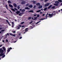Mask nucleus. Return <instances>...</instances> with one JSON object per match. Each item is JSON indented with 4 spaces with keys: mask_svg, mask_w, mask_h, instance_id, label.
I'll use <instances>...</instances> for the list:
<instances>
[{
    "mask_svg": "<svg viewBox=\"0 0 62 62\" xmlns=\"http://www.w3.org/2000/svg\"><path fill=\"white\" fill-rule=\"evenodd\" d=\"M25 30V32H27L28 31V30Z\"/></svg>",
    "mask_w": 62,
    "mask_h": 62,
    "instance_id": "09e8293b",
    "label": "nucleus"
},
{
    "mask_svg": "<svg viewBox=\"0 0 62 62\" xmlns=\"http://www.w3.org/2000/svg\"><path fill=\"white\" fill-rule=\"evenodd\" d=\"M37 16V15H34V16Z\"/></svg>",
    "mask_w": 62,
    "mask_h": 62,
    "instance_id": "680f3d73",
    "label": "nucleus"
},
{
    "mask_svg": "<svg viewBox=\"0 0 62 62\" xmlns=\"http://www.w3.org/2000/svg\"><path fill=\"white\" fill-rule=\"evenodd\" d=\"M22 9L21 8H20V11H21V12H22Z\"/></svg>",
    "mask_w": 62,
    "mask_h": 62,
    "instance_id": "5fc2aeb1",
    "label": "nucleus"
},
{
    "mask_svg": "<svg viewBox=\"0 0 62 62\" xmlns=\"http://www.w3.org/2000/svg\"><path fill=\"white\" fill-rule=\"evenodd\" d=\"M49 3H47L45 4L44 7H48V6H49Z\"/></svg>",
    "mask_w": 62,
    "mask_h": 62,
    "instance_id": "7ed1b4c3",
    "label": "nucleus"
},
{
    "mask_svg": "<svg viewBox=\"0 0 62 62\" xmlns=\"http://www.w3.org/2000/svg\"><path fill=\"white\" fill-rule=\"evenodd\" d=\"M31 2L33 3V4H36V1L35 0H32L31 1Z\"/></svg>",
    "mask_w": 62,
    "mask_h": 62,
    "instance_id": "39448f33",
    "label": "nucleus"
},
{
    "mask_svg": "<svg viewBox=\"0 0 62 62\" xmlns=\"http://www.w3.org/2000/svg\"><path fill=\"white\" fill-rule=\"evenodd\" d=\"M11 49H12V48L11 47H10L7 50V54L10 51V50H11Z\"/></svg>",
    "mask_w": 62,
    "mask_h": 62,
    "instance_id": "f03ea898",
    "label": "nucleus"
},
{
    "mask_svg": "<svg viewBox=\"0 0 62 62\" xmlns=\"http://www.w3.org/2000/svg\"><path fill=\"white\" fill-rule=\"evenodd\" d=\"M28 6H29V4H27L26 5V7H28Z\"/></svg>",
    "mask_w": 62,
    "mask_h": 62,
    "instance_id": "7c9ffc66",
    "label": "nucleus"
},
{
    "mask_svg": "<svg viewBox=\"0 0 62 62\" xmlns=\"http://www.w3.org/2000/svg\"><path fill=\"white\" fill-rule=\"evenodd\" d=\"M6 21L7 23H8V24L9 26H11V25L10 24V23H9V22L8 21V20H6Z\"/></svg>",
    "mask_w": 62,
    "mask_h": 62,
    "instance_id": "423d86ee",
    "label": "nucleus"
},
{
    "mask_svg": "<svg viewBox=\"0 0 62 62\" xmlns=\"http://www.w3.org/2000/svg\"><path fill=\"white\" fill-rule=\"evenodd\" d=\"M20 6H18L17 7L18 9H20Z\"/></svg>",
    "mask_w": 62,
    "mask_h": 62,
    "instance_id": "bb28decb",
    "label": "nucleus"
},
{
    "mask_svg": "<svg viewBox=\"0 0 62 62\" xmlns=\"http://www.w3.org/2000/svg\"><path fill=\"white\" fill-rule=\"evenodd\" d=\"M24 26H23L22 27V28H23V27H24Z\"/></svg>",
    "mask_w": 62,
    "mask_h": 62,
    "instance_id": "69168bd1",
    "label": "nucleus"
},
{
    "mask_svg": "<svg viewBox=\"0 0 62 62\" xmlns=\"http://www.w3.org/2000/svg\"><path fill=\"white\" fill-rule=\"evenodd\" d=\"M10 36H13V34H11V33H10Z\"/></svg>",
    "mask_w": 62,
    "mask_h": 62,
    "instance_id": "58836bf2",
    "label": "nucleus"
},
{
    "mask_svg": "<svg viewBox=\"0 0 62 62\" xmlns=\"http://www.w3.org/2000/svg\"><path fill=\"white\" fill-rule=\"evenodd\" d=\"M36 6H34V7H33L34 8H36Z\"/></svg>",
    "mask_w": 62,
    "mask_h": 62,
    "instance_id": "a18cd8bd",
    "label": "nucleus"
},
{
    "mask_svg": "<svg viewBox=\"0 0 62 62\" xmlns=\"http://www.w3.org/2000/svg\"><path fill=\"white\" fill-rule=\"evenodd\" d=\"M29 12H32V13H33V12H34V11H33L32 10H30Z\"/></svg>",
    "mask_w": 62,
    "mask_h": 62,
    "instance_id": "a211bd4d",
    "label": "nucleus"
},
{
    "mask_svg": "<svg viewBox=\"0 0 62 62\" xmlns=\"http://www.w3.org/2000/svg\"><path fill=\"white\" fill-rule=\"evenodd\" d=\"M2 29H3V28L0 27V30H2Z\"/></svg>",
    "mask_w": 62,
    "mask_h": 62,
    "instance_id": "37998d69",
    "label": "nucleus"
},
{
    "mask_svg": "<svg viewBox=\"0 0 62 62\" xmlns=\"http://www.w3.org/2000/svg\"><path fill=\"white\" fill-rule=\"evenodd\" d=\"M42 13H43L42 12H40V14H41Z\"/></svg>",
    "mask_w": 62,
    "mask_h": 62,
    "instance_id": "052dcab7",
    "label": "nucleus"
},
{
    "mask_svg": "<svg viewBox=\"0 0 62 62\" xmlns=\"http://www.w3.org/2000/svg\"><path fill=\"white\" fill-rule=\"evenodd\" d=\"M14 27V25H12V27Z\"/></svg>",
    "mask_w": 62,
    "mask_h": 62,
    "instance_id": "bf43d9fd",
    "label": "nucleus"
},
{
    "mask_svg": "<svg viewBox=\"0 0 62 62\" xmlns=\"http://www.w3.org/2000/svg\"><path fill=\"white\" fill-rule=\"evenodd\" d=\"M54 6H58V4H56L55 3L54 4Z\"/></svg>",
    "mask_w": 62,
    "mask_h": 62,
    "instance_id": "b1692460",
    "label": "nucleus"
},
{
    "mask_svg": "<svg viewBox=\"0 0 62 62\" xmlns=\"http://www.w3.org/2000/svg\"><path fill=\"white\" fill-rule=\"evenodd\" d=\"M8 2L9 4H12L11 2L10 1V0H8Z\"/></svg>",
    "mask_w": 62,
    "mask_h": 62,
    "instance_id": "4468645a",
    "label": "nucleus"
},
{
    "mask_svg": "<svg viewBox=\"0 0 62 62\" xmlns=\"http://www.w3.org/2000/svg\"><path fill=\"white\" fill-rule=\"evenodd\" d=\"M25 9H29L30 8H29L28 7H27L25 8Z\"/></svg>",
    "mask_w": 62,
    "mask_h": 62,
    "instance_id": "f3484780",
    "label": "nucleus"
},
{
    "mask_svg": "<svg viewBox=\"0 0 62 62\" xmlns=\"http://www.w3.org/2000/svg\"><path fill=\"white\" fill-rule=\"evenodd\" d=\"M25 11V10L24 9H23L22 10L21 12H24Z\"/></svg>",
    "mask_w": 62,
    "mask_h": 62,
    "instance_id": "2eb2a0df",
    "label": "nucleus"
},
{
    "mask_svg": "<svg viewBox=\"0 0 62 62\" xmlns=\"http://www.w3.org/2000/svg\"><path fill=\"white\" fill-rule=\"evenodd\" d=\"M28 28H26L25 30H28Z\"/></svg>",
    "mask_w": 62,
    "mask_h": 62,
    "instance_id": "49530a36",
    "label": "nucleus"
},
{
    "mask_svg": "<svg viewBox=\"0 0 62 62\" xmlns=\"http://www.w3.org/2000/svg\"><path fill=\"white\" fill-rule=\"evenodd\" d=\"M2 25H0V27H2Z\"/></svg>",
    "mask_w": 62,
    "mask_h": 62,
    "instance_id": "e2e57ef3",
    "label": "nucleus"
},
{
    "mask_svg": "<svg viewBox=\"0 0 62 62\" xmlns=\"http://www.w3.org/2000/svg\"><path fill=\"white\" fill-rule=\"evenodd\" d=\"M24 23V22H21V23L22 24H23V23Z\"/></svg>",
    "mask_w": 62,
    "mask_h": 62,
    "instance_id": "c9c22d12",
    "label": "nucleus"
},
{
    "mask_svg": "<svg viewBox=\"0 0 62 62\" xmlns=\"http://www.w3.org/2000/svg\"><path fill=\"white\" fill-rule=\"evenodd\" d=\"M45 16V14H44L43 15V16Z\"/></svg>",
    "mask_w": 62,
    "mask_h": 62,
    "instance_id": "13d9d810",
    "label": "nucleus"
},
{
    "mask_svg": "<svg viewBox=\"0 0 62 62\" xmlns=\"http://www.w3.org/2000/svg\"><path fill=\"white\" fill-rule=\"evenodd\" d=\"M22 37H20L19 38V39H22Z\"/></svg>",
    "mask_w": 62,
    "mask_h": 62,
    "instance_id": "6e6d98bb",
    "label": "nucleus"
},
{
    "mask_svg": "<svg viewBox=\"0 0 62 62\" xmlns=\"http://www.w3.org/2000/svg\"><path fill=\"white\" fill-rule=\"evenodd\" d=\"M13 5L14 7H15V8H16L17 7V5L16 3H14L13 4Z\"/></svg>",
    "mask_w": 62,
    "mask_h": 62,
    "instance_id": "1a4fd4ad",
    "label": "nucleus"
},
{
    "mask_svg": "<svg viewBox=\"0 0 62 62\" xmlns=\"http://www.w3.org/2000/svg\"><path fill=\"white\" fill-rule=\"evenodd\" d=\"M20 27L18 26H17V29H20Z\"/></svg>",
    "mask_w": 62,
    "mask_h": 62,
    "instance_id": "f704fd0d",
    "label": "nucleus"
},
{
    "mask_svg": "<svg viewBox=\"0 0 62 62\" xmlns=\"http://www.w3.org/2000/svg\"><path fill=\"white\" fill-rule=\"evenodd\" d=\"M40 11H41V10H39L37 11L36 12H37V13H39V12H40Z\"/></svg>",
    "mask_w": 62,
    "mask_h": 62,
    "instance_id": "4be33fe9",
    "label": "nucleus"
},
{
    "mask_svg": "<svg viewBox=\"0 0 62 62\" xmlns=\"http://www.w3.org/2000/svg\"><path fill=\"white\" fill-rule=\"evenodd\" d=\"M11 9L12 10H13V11H15V9H14L13 8H11Z\"/></svg>",
    "mask_w": 62,
    "mask_h": 62,
    "instance_id": "2f4dec72",
    "label": "nucleus"
},
{
    "mask_svg": "<svg viewBox=\"0 0 62 62\" xmlns=\"http://www.w3.org/2000/svg\"><path fill=\"white\" fill-rule=\"evenodd\" d=\"M55 15V14H49L48 15L50 17H52L53 15Z\"/></svg>",
    "mask_w": 62,
    "mask_h": 62,
    "instance_id": "20e7f679",
    "label": "nucleus"
},
{
    "mask_svg": "<svg viewBox=\"0 0 62 62\" xmlns=\"http://www.w3.org/2000/svg\"><path fill=\"white\" fill-rule=\"evenodd\" d=\"M13 33H16V31H13Z\"/></svg>",
    "mask_w": 62,
    "mask_h": 62,
    "instance_id": "8fccbe9b",
    "label": "nucleus"
},
{
    "mask_svg": "<svg viewBox=\"0 0 62 62\" xmlns=\"http://www.w3.org/2000/svg\"><path fill=\"white\" fill-rule=\"evenodd\" d=\"M55 8V6H54L52 7L51 8H52V9H54Z\"/></svg>",
    "mask_w": 62,
    "mask_h": 62,
    "instance_id": "cd10ccee",
    "label": "nucleus"
},
{
    "mask_svg": "<svg viewBox=\"0 0 62 62\" xmlns=\"http://www.w3.org/2000/svg\"><path fill=\"white\" fill-rule=\"evenodd\" d=\"M41 10H42H42H43V9H41Z\"/></svg>",
    "mask_w": 62,
    "mask_h": 62,
    "instance_id": "774afa93",
    "label": "nucleus"
},
{
    "mask_svg": "<svg viewBox=\"0 0 62 62\" xmlns=\"http://www.w3.org/2000/svg\"><path fill=\"white\" fill-rule=\"evenodd\" d=\"M32 22L33 21H31L30 23V24H31V23H32Z\"/></svg>",
    "mask_w": 62,
    "mask_h": 62,
    "instance_id": "de8ad7c7",
    "label": "nucleus"
},
{
    "mask_svg": "<svg viewBox=\"0 0 62 62\" xmlns=\"http://www.w3.org/2000/svg\"><path fill=\"white\" fill-rule=\"evenodd\" d=\"M12 36H13V37H16V35H15V34L14 35V34H13Z\"/></svg>",
    "mask_w": 62,
    "mask_h": 62,
    "instance_id": "ea45409f",
    "label": "nucleus"
},
{
    "mask_svg": "<svg viewBox=\"0 0 62 62\" xmlns=\"http://www.w3.org/2000/svg\"><path fill=\"white\" fill-rule=\"evenodd\" d=\"M31 19V17H29L28 18V20H30V19Z\"/></svg>",
    "mask_w": 62,
    "mask_h": 62,
    "instance_id": "473e14b6",
    "label": "nucleus"
},
{
    "mask_svg": "<svg viewBox=\"0 0 62 62\" xmlns=\"http://www.w3.org/2000/svg\"><path fill=\"white\" fill-rule=\"evenodd\" d=\"M10 11V12H11V13H12V12H11V11H10V10H9Z\"/></svg>",
    "mask_w": 62,
    "mask_h": 62,
    "instance_id": "864d4df0",
    "label": "nucleus"
},
{
    "mask_svg": "<svg viewBox=\"0 0 62 62\" xmlns=\"http://www.w3.org/2000/svg\"><path fill=\"white\" fill-rule=\"evenodd\" d=\"M3 49L4 51H5L6 50V48H3Z\"/></svg>",
    "mask_w": 62,
    "mask_h": 62,
    "instance_id": "e433bc0d",
    "label": "nucleus"
},
{
    "mask_svg": "<svg viewBox=\"0 0 62 62\" xmlns=\"http://www.w3.org/2000/svg\"><path fill=\"white\" fill-rule=\"evenodd\" d=\"M14 9H15L16 10V11H17V10H18L16 8H14Z\"/></svg>",
    "mask_w": 62,
    "mask_h": 62,
    "instance_id": "79ce46f5",
    "label": "nucleus"
},
{
    "mask_svg": "<svg viewBox=\"0 0 62 62\" xmlns=\"http://www.w3.org/2000/svg\"><path fill=\"white\" fill-rule=\"evenodd\" d=\"M29 7L30 8H32L33 7V5H30L29 6Z\"/></svg>",
    "mask_w": 62,
    "mask_h": 62,
    "instance_id": "f8f14e48",
    "label": "nucleus"
},
{
    "mask_svg": "<svg viewBox=\"0 0 62 62\" xmlns=\"http://www.w3.org/2000/svg\"><path fill=\"white\" fill-rule=\"evenodd\" d=\"M5 30H1V32H4Z\"/></svg>",
    "mask_w": 62,
    "mask_h": 62,
    "instance_id": "4c0bfd02",
    "label": "nucleus"
},
{
    "mask_svg": "<svg viewBox=\"0 0 62 62\" xmlns=\"http://www.w3.org/2000/svg\"><path fill=\"white\" fill-rule=\"evenodd\" d=\"M2 45H1L0 46V47H2Z\"/></svg>",
    "mask_w": 62,
    "mask_h": 62,
    "instance_id": "4d7b16f0",
    "label": "nucleus"
},
{
    "mask_svg": "<svg viewBox=\"0 0 62 62\" xmlns=\"http://www.w3.org/2000/svg\"><path fill=\"white\" fill-rule=\"evenodd\" d=\"M23 14V13H20L19 15V16H22V14Z\"/></svg>",
    "mask_w": 62,
    "mask_h": 62,
    "instance_id": "412c9836",
    "label": "nucleus"
},
{
    "mask_svg": "<svg viewBox=\"0 0 62 62\" xmlns=\"http://www.w3.org/2000/svg\"><path fill=\"white\" fill-rule=\"evenodd\" d=\"M42 7V6L40 5L39 7H38L40 9V8H41Z\"/></svg>",
    "mask_w": 62,
    "mask_h": 62,
    "instance_id": "9b49d317",
    "label": "nucleus"
},
{
    "mask_svg": "<svg viewBox=\"0 0 62 62\" xmlns=\"http://www.w3.org/2000/svg\"><path fill=\"white\" fill-rule=\"evenodd\" d=\"M52 5H50V6H49L48 7V9H50V8H51V7H52Z\"/></svg>",
    "mask_w": 62,
    "mask_h": 62,
    "instance_id": "ddd939ff",
    "label": "nucleus"
},
{
    "mask_svg": "<svg viewBox=\"0 0 62 62\" xmlns=\"http://www.w3.org/2000/svg\"><path fill=\"white\" fill-rule=\"evenodd\" d=\"M44 19H45V18L43 19V18H42L40 19V20H44Z\"/></svg>",
    "mask_w": 62,
    "mask_h": 62,
    "instance_id": "c756f323",
    "label": "nucleus"
},
{
    "mask_svg": "<svg viewBox=\"0 0 62 62\" xmlns=\"http://www.w3.org/2000/svg\"><path fill=\"white\" fill-rule=\"evenodd\" d=\"M6 42H8V39H6Z\"/></svg>",
    "mask_w": 62,
    "mask_h": 62,
    "instance_id": "603ef678",
    "label": "nucleus"
},
{
    "mask_svg": "<svg viewBox=\"0 0 62 62\" xmlns=\"http://www.w3.org/2000/svg\"><path fill=\"white\" fill-rule=\"evenodd\" d=\"M39 15H37V17H39Z\"/></svg>",
    "mask_w": 62,
    "mask_h": 62,
    "instance_id": "3c124183",
    "label": "nucleus"
},
{
    "mask_svg": "<svg viewBox=\"0 0 62 62\" xmlns=\"http://www.w3.org/2000/svg\"><path fill=\"white\" fill-rule=\"evenodd\" d=\"M30 28H31V29H32V28H33V26H30Z\"/></svg>",
    "mask_w": 62,
    "mask_h": 62,
    "instance_id": "393cba45",
    "label": "nucleus"
},
{
    "mask_svg": "<svg viewBox=\"0 0 62 62\" xmlns=\"http://www.w3.org/2000/svg\"><path fill=\"white\" fill-rule=\"evenodd\" d=\"M0 53H1L0 54V57L2 56V58L5 57V55L4 54V50L2 49H0Z\"/></svg>",
    "mask_w": 62,
    "mask_h": 62,
    "instance_id": "f257e3e1",
    "label": "nucleus"
},
{
    "mask_svg": "<svg viewBox=\"0 0 62 62\" xmlns=\"http://www.w3.org/2000/svg\"><path fill=\"white\" fill-rule=\"evenodd\" d=\"M19 13H20L19 11H17L16 12V14H19Z\"/></svg>",
    "mask_w": 62,
    "mask_h": 62,
    "instance_id": "5701e85b",
    "label": "nucleus"
},
{
    "mask_svg": "<svg viewBox=\"0 0 62 62\" xmlns=\"http://www.w3.org/2000/svg\"><path fill=\"white\" fill-rule=\"evenodd\" d=\"M40 21H39L38 22H37L38 23H40Z\"/></svg>",
    "mask_w": 62,
    "mask_h": 62,
    "instance_id": "0e129e2a",
    "label": "nucleus"
},
{
    "mask_svg": "<svg viewBox=\"0 0 62 62\" xmlns=\"http://www.w3.org/2000/svg\"><path fill=\"white\" fill-rule=\"evenodd\" d=\"M37 6H39L40 5V3H37L36 4Z\"/></svg>",
    "mask_w": 62,
    "mask_h": 62,
    "instance_id": "9d476101",
    "label": "nucleus"
},
{
    "mask_svg": "<svg viewBox=\"0 0 62 62\" xmlns=\"http://www.w3.org/2000/svg\"><path fill=\"white\" fill-rule=\"evenodd\" d=\"M5 7L7 9H8V6L7 5H5Z\"/></svg>",
    "mask_w": 62,
    "mask_h": 62,
    "instance_id": "dca6fc26",
    "label": "nucleus"
},
{
    "mask_svg": "<svg viewBox=\"0 0 62 62\" xmlns=\"http://www.w3.org/2000/svg\"><path fill=\"white\" fill-rule=\"evenodd\" d=\"M9 34H10V33H7V34L6 35V36H7V35H8V36H9Z\"/></svg>",
    "mask_w": 62,
    "mask_h": 62,
    "instance_id": "a878e982",
    "label": "nucleus"
},
{
    "mask_svg": "<svg viewBox=\"0 0 62 62\" xmlns=\"http://www.w3.org/2000/svg\"><path fill=\"white\" fill-rule=\"evenodd\" d=\"M47 9V8L46 7L44 9V11H46V10Z\"/></svg>",
    "mask_w": 62,
    "mask_h": 62,
    "instance_id": "aec40b11",
    "label": "nucleus"
},
{
    "mask_svg": "<svg viewBox=\"0 0 62 62\" xmlns=\"http://www.w3.org/2000/svg\"><path fill=\"white\" fill-rule=\"evenodd\" d=\"M9 6L11 8H13V6H12V5H11L10 4H9Z\"/></svg>",
    "mask_w": 62,
    "mask_h": 62,
    "instance_id": "6e6552de",
    "label": "nucleus"
},
{
    "mask_svg": "<svg viewBox=\"0 0 62 62\" xmlns=\"http://www.w3.org/2000/svg\"><path fill=\"white\" fill-rule=\"evenodd\" d=\"M37 19V17H35V18L33 19V20H36Z\"/></svg>",
    "mask_w": 62,
    "mask_h": 62,
    "instance_id": "72a5a7b5",
    "label": "nucleus"
},
{
    "mask_svg": "<svg viewBox=\"0 0 62 62\" xmlns=\"http://www.w3.org/2000/svg\"><path fill=\"white\" fill-rule=\"evenodd\" d=\"M21 4L22 5H23V4H25V2L24 1H23L21 2Z\"/></svg>",
    "mask_w": 62,
    "mask_h": 62,
    "instance_id": "0eeeda50",
    "label": "nucleus"
},
{
    "mask_svg": "<svg viewBox=\"0 0 62 62\" xmlns=\"http://www.w3.org/2000/svg\"><path fill=\"white\" fill-rule=\"evenodd\" d=\"M2 42H5V41H4V40H3L2 41Z\"/></svg>",
    "mask_w": 62,
    "mask_h": 62,
    "instance_id": "338daca9",
    "label": "nucleus"
},
{
    "mask_svg": "<svg viewBox=\"0 0 62 62\" xmlns=\"http://www.w3.org/2000/svg\"><path fill=\"white\" fill-rule=\"evenodd\" d=\"M18 26L19 27H21V25H19Z\"/></svg>",
    "mask_w": 62,
    "mask_h": 62,
    "instance_id": "a19ab883",
    "label": "nucleus"
},
{
    "mask_svg": "<svg viewBox=\"0 0 62 62\" xmlns=\"http://www.w3.org/2000/svg\"><path fill=\"white\" fill-rule=\"evenodd\" d=\"M48 1V0H45V2H47Z\"/></svg>",
    "mask_w": 62,
    "mask_h": 62,
    "instance_id": "c03bdc74",
    "label": "nucleus"
},
{
    "mask_svg": "<svg viewBox=\"0 0 62 62\" xmlns=\"http://www.w3.org/2000/svg\"><path fill=\"white\" fill-rule=\"evenodd\" d=\"M58 1L59 2H62V1L61 0H58Z\"/></svg>",
    "mask_w": 62,
    "mask_h": 62,
    "instance_id": "c85d7f7f",
    "label": "nucleus"
},
{
    "mask_svg": "<svg viewBox=\"0 0 62 62\" xmlns=\"http://www.w3.org/2000/svg\"><path fill=\"white\" fill-rule=\"evenodd\" d=\"M55 3H56V4H59V2L58 1H56L55 2Z\"/></svg>",
    "mask_w": 62,
    "mask_h": 62,
    "instance_id": "6ab92c4d",
    "label": "nucleus"
}]
</instances>
